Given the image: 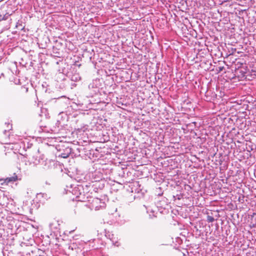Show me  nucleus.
I'll use <instances>...</instances> for the list:
<instances>
[{
    "instance_id": "1",
    "label": "nucleus",
    "mask_w": 256,
    "mask_h": 256,
    "mask_svg": "<svg viewBox=\"0 0 256 256\" xmlns=\"http://www.w3.org/2000/svg\"><path fill=\"white\" fill-rule=\"evenodd\" d=\"M18 180V176L16 174H14V176L12 177L7 178L4 180H0V182L2 181L3 182L1 183L2 184H5L6 185H8L10 182H14Z\"/></svg>"
},
{
    "instance_id": "2",
    "label": "nucleus",
    "mask_w": 256,
    "mask_h": 256,
    "mask_svg": "<svg viewBox=\"0 0 256 256\" xmlns=\"http://www.w3.org/2000/svg\"><path fill=\"white\" fill-rule=\"evenodd\" d=\"M207 220L210 222H212L214 220V219L212 216H207Z\"/></svg>"
},
{
    "instance_id": "3",
    "label": "nucleus",
    "mask_w": 256,
    "mask_h": 256,
    "mask_svg": "<svg viewBox=\"0 0 256 256\" xmlns=\"http://www.w3.org/2000/svg\"><path fill=\"white\" fill-rule=\"evenodd\" d=\"M61 156L62 158H68L69 156V154H62Z\"/></svg>"
},
{
    "instance_id": "4",
    "label": "nucleus",
    "mask_w": 256,
    "mask_h": 256,
    "mask_svg": "<svg viewBox=\"0 0 256 256\" xmlns=\"http://www.w3.org/2000/svg\"><path fill=\"white\" fill-rule=\"evenodd\" d=\"M22 90H24V93H27L28 90V88L25 87V86H22Z\"/></svg>"
},
{
    "instance_id": "5",
    "label": "nucleus",
    "mask_w": 256,
    "mask_h": 256,
    "mask_svg": "<svg viewBox=\"0 0 256 256\" xmlns=\"http://www.w3.org/2000/svg\"><path fill=\"white\" fill-rule=\"evenodd\" d=\"M4 18L1 15H0V21L2 20Z\"/></svg>"
}]
</instances>
